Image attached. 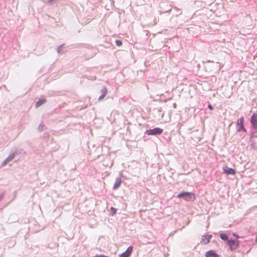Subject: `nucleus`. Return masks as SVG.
<instances>
[{
  "label": "nucleus",
  "mask_w": 257,
  "mask_h": 257,
  "mask_svg": "<svg viewBox=\"0 0 257 257\" xmlns=\"http://www.w3.org/2000/svg\"><path fill=\"white\" fill-rule=\"evenodd\" d=\"M133 247L132 246H129L126 251L120 254V257H129L133 252Z\"/></svg>",
  "instance_id": "nucleus-5"
},
{
  "label": "nucleus",
  "mask_w": 257,
  "mask_h": 257,
  "mask_svg": "<svg viewBox=\"0 0 257 257\" xmlns=\"http://www.w3.org/2000/svg\"><path fill=\"white\" fill-rule=\"evenodd\" d=\"M233 235L235 237H237V238L239 237V236L237 235H236V234H235V233H233Z\"/></svg>",
  "instance_id": "nucleus-20"
},
{
  "label": "nucleus",
  "mask_w": 257,
  "mask_h": 257,
  "mask_svg": "<svg viewBox=\"0 0 257 257\" xmlns=\"http://www.w3.org/2000/svg\"><path fill=\"white\" fill-rule=\"evenodd\" d=\"M205 257H219V255L217 254L214 250H211L207 251L205 254Z\"/></svg>",
  "instance_id": "nucleus-9"
},
{
  "label": "nucleus",
  "mask_w": 257,
  "mask_h": 257,
  "mask_svg": "<svg viewBox=\"0 0 257 257\" xmlns=\"http://www.w3.org/2000/svg\"><path fill=\"white\" fill-rule=\"evenodd\" d=\"M227 244L231 250H234L238 247L239 241L230 239L227 241Z\"/></svg>",
  "instance_id": "nucleus-3"
},
{
  "label": "nucleus",
  "mask_w": 257,
  "mask_h": 257,
  "mask_svg": "<svg viewBox=\"0 0 257 257\" xmlns=\"http://www.w3.org/2000/svg\"><path fill=\"white\" fill-rule=\"evenodd\" d=\"M223 173L226 175H234L235 171L234 169L225 166L223 169Z\"/></svg>",
  "instance_id": "nucleus-7"
},
{
  "label": "nucleus",
  "mask_w": 257,
  "mask_h": 257,
  "mask_svg": "<svg viewBox=\"0 0 257 257\" xmlns=\"http://www.w3.org/2000/svg\"><path fill=\"white\" fill-rule=\"evenodd\" d=\"M111 210L112 211L113 214H115L116 211V209L115 208L111 207Z\"/></svg>",
  "instance_id": "nucleus-17"
},
{
  "label": "nucleus",
  "mask_w": 257,
  "mask_h": 257,
  "mask_svg": "<svg viewBox=\"0 0 257 257\" xmlns=\"http://www.w3.org/2000/svg\"><path fill=\"white\" fill-rule=\"evenodd\" d=\"M208 107L210 108V110H212L213 108H212V107L211 105H208Z\"/></svg>",
  "instance_id": "nucleus-19"
},
{
  "label": "nucleus",
  "mask_w": 257,
  "mask_h": 257,
  "mask_svg": "<svg viewBox=\"0 0 257 257\" xmlns=\"http://www.w3.org/2000/svg\"><path fill=\"white\" fill-rule=\"evenodd\" d=\"M178 198L183 197V199L187 201H193L195 200V194L192 192H183L177 195Z\"/></svg>",
  "instance_id": "nucleus-1"
},
{
  "label": "nucleus",
  "mask_w": 257,
  "mask_h": 257,
  "mask_svg": "<svg viewBox=\"0 0 257 257\" xmlns=\"http://www.w3.org/2000/svg\"><path fill=\"white\" fill-rule=\"evenodd\" d=\"M115 43L117 46H120L122 44V42L120 40H117L115 41Z\"/></svg>",
  "instance_id": "nucleus-14"
},
{
  "label": "nucleus",
  "mask_w": 257,
  "mask_h": 257,
  "mask_svg": "<svg viewBox=\"0 0 257 257\" xmlns=\"http://www.w3.org/2000/svg\"><path fill=\"white\" fill-rule=\"evenodd\" d=\"M13 158H14V157H13V156H12V157H10H10H9L8 158H7L6 159V160H5V163H8V162H10V161H11L12 159H13Z\"/></svg>",
  "instance_id": "nucleus-15"
},
{
  "label": "nucleus",
  "mask_w": 257,
  "mask_h": 257,
  "mask_svg": "<svg viewBox=\"0 0 257 257\" xmlns=\"http://www.w3.org/2000/svg\"><path fill=\"white\" fill-rule=\"evenodd\" d=\"M121 184V180L120 179L117 180L114 183V186H113V189H117Z\"/></svg>",
  "instance_id": "nucleus-11"
},
{
  "label": "nucleus",
  "mask_w": 257,
  "mask_h": 257,
  "mask_svg": "<svg viewBox=\"0 0 257 257\" xmlns=\"http://www.w3.org/2000/svg\"><path fill=\"white\" fill-rule=\"evenodd\" d=\"M251 123L254 130L257 131V114H253L251 118Z\"/></svg>",
  "instance_id": "nucleus-8"
},
{
  "label": "nucleus",
  "mask_w": 257,
  "mask_h": 257,
  "mask_svg": "<svg viewBox=\"0 0 257 257\" xmlns=\"http://www.w3.org/2000/svg\"><path fill=\"white\" fill-rule=\"evenodd\" d=\"M46 101V99L42 98L40 99L39 101H38L36 103V107H40L42 104L44 103Z\"/></svg>",
  "instance_id": "nucleus-10"
},
{
  "label": "nucleus",
  "mask_w": 257,
  "mask_h": 257,
  "mask_svg": "<svg viewBox=\"0 0 257 257\" xmlns=\"http://www.w3.org/2000/svg\"><path fill=\"white\" fill-rule=\"evenodd\" d=\"M94 257H108L107 256H106V255H95Z\"/></svg>",
  "instance_id": "nucleus-18"
},
{
  "label": "nucleus",
  "mask_w": 257,
  "mask_h": 257,
  "mask_svg": "<svg viewBox=\"0 0 257 257\" xmlns=\"http://www.w3.org/2000/svg\"><path fill=\"white\" fill-rule=\"evenodd\" d=\"M243 118L241 117L237 119L236 123V129L237 131L240 132L242 130L245 131L243 127Z\"/></svg>",
  "instance_id": "nucleus-4"
},
{
  "label": "nucleus",
  "mask_w": 257,
  "mask_h": 257,
  "mask_svg": "<svg viewBox=\"0 0 257 257\" xmlns=\"http://www.w3.org/2000/svg\"><path fill=\"white\" fill-rule=\"evenodd\" d=\"M212 237V235L207 234L203 235L202 237V239L201 242L203 244H206L208 243L210 241V239Z\"/></svg>",
  "instance_id": "nucleus-6"
},
{
  "label": "nucleus",
  "mask_w": 257,
  "mask_h": 257,
  "mask_svg": "<svg viewBox=\"0 0 257 257\" xmlns=\"http://www.w3.org/2000/svg\"><path fill=\"white\" fill-rule=\"evenodd\" d=\"M106 89H104V91H103V94L102 95H101L99 97V98L98 99L99 100H101L102 99H103L105 95H106Z\"/></svg>",
  "instance_id": "nucleus-13"
},
{
  "label": "nucleus",
  "mask_w": 257,
  "mask_h": 257,
  "mask_svg": "<svg viewBox=\"0 0 257 257\" xmlns=\"http://www.w3.org/2000/svg\"><path fill=\"white\" fill-rule=\"evenodd\" d=\"M220 237L223 239V240H227L228 239V236L226 234H224V233H221L220 234Z\"/></svg>",
  "instance_id": "nucleus-12"
},
{
  "label": "nucleus",
  "mask_w": 257,
  "mask_h": 257,
  "mask_svg": "<svg viewBox=\"0 0 257 257\" xmlns=\"http://www.w3.org/2000/svg\"><path fill=\"white\" fill-rule=\"evenodd\" d=\"M45 125H40L39 126V129L40 130H44V129H45Z\"/></svg>",
  "instance_id": "nucleus-16"
},
{
  "label": "nucleus",
  "mask_w": 257,
  "mask_h": 257,
  "mask_svg": "<svg viewBox=\"0 0 257 257\" xmlns=\"http://www.w3.org/2000/svg\"><path fill=\"white\" fill-rule=\"evenodd\" d=\"M163 132V129L159 127H156L154 129L147 130L146 133L148 135H157L161 134Z\"/></svg>",
  "instance_id": "nucleus-2"
}]
</instances>
